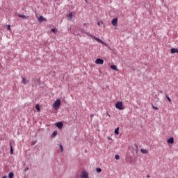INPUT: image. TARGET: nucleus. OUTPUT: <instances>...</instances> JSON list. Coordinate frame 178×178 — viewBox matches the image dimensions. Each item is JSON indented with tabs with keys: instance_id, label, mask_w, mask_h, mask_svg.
Instances as JSON below:
<instances>
[{
	"instance_id": "obj_16",
	"label": "nucleus",
	"mask_w": 178,
	"mask_h": 178,
	"mask_svg": "<svg viewBox=\"0 0 178 178\" xmlns=\"http://www.w3.org/2000/svg\"><path fill=\"white\" fill-rule=\"evenodd\" d=\"M165 97L168 99V101L170 102V104L172 102V99H170V97H169V96L168 95H165Z\"/></svg>"
},
{
	"instance_id": "obj_34",
	"label": "nucleus",
	"mask_w": 178,
	"mask_h": 178,
	"mask_svg": "<svg viewBox=\"0 0 178 178\" xmlns=\"http://www.w3.org/2000/svg\"><path fill=\"white\" fill-rule=\"evenodd\" d=\"M90 116H91V117H92V116H94V115H93V114H92V115H90Z\"/></svg>"
},
{
	"instance_id": "obj_33",
	"label": "nucleus",
	"mask_w": 178,
	"mask_h": 178,
	"mask_svg": "<svg viewBox=\"0 0 178 178\" xmlns=\"http://www.w3.org/2000/svg\"><path fill=\"white\" fill-rule=\"evenodd\" d=\"M85 2H86V3H87V2H88V0H85Z\"/></svg>"
},
{
	"instance_id": "obj_6",
	"label": "nucleus",
	"mask_w": 178,
	"mask_h": 178,
	"mask_svg": "<svg viewBox=\"0 0 178 178\" xmlns=\"http://www.w3.org/2000/svg\"><path fill=\"white\" fill-rule=\"evenodd\" d=\"M39 23H42V22H47V19L44 18L43 16H40L38 19Z\"/></svg>"
},
{
	"instance_id": "obj_35",
	"label": "nucleus",
	"mask_w": 178,
	"mask_h": 178,
	"mask_svg": "<svg viewBox=\"0 0 178 178\" xmlns=\"http://www.w3.org/2000/svg\"><path fill=\"white\" fill-rule=\"evenodd\" d=\"M108 140H111V138H108Z\"/></svg>"
},
{
	"instance_id": "obj_13",
	"label": "nucleus",
	"mask_w": 178,
	"mask_h": 178,
	"mask_svg": "<svg viewBox=\"0 0 178 178\" xmlns=\"http://www.w3.org/2000/svg\"><path fill=\"white\" fill-rule=\"evenodd\" d=\"M18 17H22V19H29V15L26 16V15H20V14L18 15Z\"/></svg>"
},
{
	"instance_id": "obj_21",
	"label": "nucleus",
	"mask_w": 178,
	"mask_h": 178,
	"mask_svg": "<svg viewBox=\"0 0 178 178\" xmlns=\"http://www.w3.org/2000/svg\"><path fill=\"white\" fill-rule=\"evenodd\" d=\"M96 170L98 173H101V172H102V169L101 168H97Z\"/></svg>"
},
{
	"instance_id": "obj_23",
	"label": "nucleus",
	"mask_w": 178,
	"mask_h": 178,
	"mask_svg": "<svg viewBox=\"0 0 178 178\" xmlns=\"http://www.w3.org/2000/svg\"><path fill=\"white\" fill-rule=\"evenodd\" d=\"M56 134H58V132L56 131H54L52 134L53 137H55V136H56Z\"/></svg>"
},
{
	"instance_id": "obj_10",
	"label": "nucleus",
	"mask_w": 178,
	"mask_h": 178,
	"mask_svg": "<svg viewBox=\"0 0 178 178\" xmlns=\"http://www.w3.org/2000/svg\"><path fill=\"white\" fill-rule=\"evenodd\" d=\"M111 69H112L113 70H115L116 72H119V69H118V67H116V65H111Z\"/></svg>"
},
{
	"instance_id": "obj_27",
	"label": "nucleus",
	"mask_w": 178,
	"mask_h": 178,
	"mask_svg": "<svg viewBox=\"0 0 178 178\" xmlns=\"http://www.w3.org/2000/svg\"><path fill=\"white\" fill-rule=\"evenodd\" d=\"M51 32L52 33H56V29H51Z\"/></svg>"
},
{
	"instance_id": "obj_4",
	"label": "nucleus",
	"mask_w": 178,
	"mask_h": 178,
	"mask_svg": "<svg viewBox=\"0 0 178 178\" xmlns=\"http://www.w3.org/2000/svg\"><path fill=\"white\" fill-rule=\"evenodd\" d=\"M95 63L96 65H104V60L101 58H97L95 60Z\"/></svg>"
},
{
	"instance_id": "obj_20",
	"label": "nucleus",
	"mask_w": 178,
	"mask_h": 178,
	"mask_svg": "<svg viewBox=\"0 0 178 178\" xmlns=\"http://www.w3.org/2000/svg\"><path fill=\"white\" fill-rule=\"evenodd\" d=\"M67 17H70V18L73 17V13H70L67 15Z\"/></svg>"
},
{
	"instance_id": "obj_3",
	"label": "nucleus",
	"mask_w": 178,
	"mask_h": 178,
	"mask_svg": "<svg viewBox=\"0 0 178 178\" xmlns=\"http://www.w3.org/2000/svg\"><path fill=\"white\" fill-rule=\"evenodd\" d=\"M115 108L117 109H119L120 111H123V102H118L115 104Z\"/></svg>"
},
{
	"instance_id": "obj_24",
	"label": "nucleus",
	"mask_w": 178,
	"mask_h": 178,
	"mask_svg": "<svg viewBox=\"0 0 178 178\" xmlns=\"http://www.w3.org/2000/svg\"><path fill=\"white\" fill-rule=\"evenodd\" d=\"M152 108H153V109H155V111H158V109H159V108H158L154 105H152Z\"/></svg>"
},
{
	"instance_id": "obj_26",
	"label": "nucleus",
	"mask_w": 178,
	"mask_h": 178,
	"mask_svg": "<svg viewBox=\"0 0 178 178\" xmlns=\"http://www.w3.org/2000/svg\"><path fill=\"white\" fill-rule=\"evenodd\" d=\"M98 26H101V24H104L103 22H97Z\"/></svg>"
},
{
	"instance_id": "obj_7",
	"label": "nucleus",
	"mask_w": 178,
	"mask_h": 178,
	"mask_svg": "<svg viewBox=\"0 0 178 178\" xmlns=\"http://www.w3.org/2000/svg\"><path fill=\"white\" fill-rule=\"evenodd\" d=\"M81 178H89L88 173L86 172H82V174L81 175Z\"/></svg>"
},
{
	"instance_id": "obj_1",
	"label": "nucleus",
	"mask_w": 178,
	"mask_h": 178,
	"mask_svg": "<svg viewBox=\"0 0 178 178\" xmlns=\"http://www.w3.org/2000/svg\"><path fill=\"white\" fill-rule=\"evenodd\" d=\"M83 33L84 34H86V35H88V37H91V38H93L94 40H95L96 41H97V42H100V44H102L103 45H104L105 47H106L107 48H109V45H108V44H106V42H104V41H102V40L97 38L95 35H91V33H88V32H84L83 31Z\"/></svg>"
},
{
	"instance_id": "obj_15",
	"label": "nucleus",
	"mask_w": 178,
	"mask_h": 178,
	"mask_svg": "<svg viewBox=\"0 0 178 178\" xmlns=\"http://www.w3.org/2000/svg\"><path fill=\"white\" fill-rule=\"evenodd\" d=\"M119 127H117L114 131V133L116 134V136H119Z\"/></svg>"
},
{
	"instance_id": "obj_29",
	"label": "nucleus",
	"mask_w": 178,
	"mask_h": 178,
	"mask_svg": "<svg viewBox=\"0 0 178 178\" xmlns=\"http://www.w3.org/2000/svg\"><path fill=\"white\" fill-rule=\"evenodd\" d=\"M106 115L109 117V118H111V115H109V113H106Z\"/></svg>"
},
{
	"instance_id": "obj_9",
	"label": "nucleus",
	"mask_w": 178,
	"mask_h": 178,
	"mask_svg": "<svg viewBox=\"0 0 178 178\" xmlns=\"http://www.w3.org/2000/svg\"><path fill=\"white\" fill-rule=\"evenodd\" d=\"M168 144H173L175 143V139L173 138H170L167 140Z\"/></svg>"
},
{
	"instance_id": "obj_22",
	"label": "nucleus",
	"mask_w": 178,
	"mask_h": 178,
	"mask_svg": "<svg viewBox=\"0 0 178 178\" xmlns=\"http://www.w3.org/2000/svg\"><path fill=\"white\" fill-rule=\"evenodd\" d=\"M10 154H13V147H12V145H10Z\"/></svg>"
},
{
	"instance_id": "obj_18",
	"label": "nucleus",
	"mask_w": 178,
	"mask_h": 178,
	"mask_svg": "<svg viewBox=\"0 0 178 178\" xmlns=\"http://www.w3.org/2000/svg\"><path fill=\"white\" fill-rule=\"evenodd\" d=\"M35 109L37 110L38 112H40V105L37 104V105L35 106Z\"/></svg>"
},
{
	"instance_id": "obj_5",
	"label": "nucleus",
	"mask_w": 178,
	"mask_h": 178,
	"mask_svg": "<svg viewBox=\"0 0 178 178\" xmlns=\"http://www.w3.org/2000/svg\"><path fill=\"white\" fill-rule=\"evenodd\" d=\"M111 24L113 26H114V27H117L118 26V18H114Z\"/></svg>"
},
{
	"instance_id": "obj_30",
	"label": "nucleus",
	"mask_w": 178,
	"mask_h": 178,
	"mask_svg": "<svg viewBox=\"0 0 178 178\" xmlns=\"http://www.w3.org/2000/svg\"><path fill=\"white\" fill-rule=\"evenodd\" d=\"M147 178H150L151 176H150L149 175H147Z\"/></svg>"
},
{
	"instance_id": "obj_2",
	"label": "nucleus",
	"mask_w": 178,
	"mask_h": 178,
	"mask_svg": "<svg viewBox=\"0 0 178 178\" xmlns=\"http://www.w3.org/2000/svg\"><path fill=\"white\" fill-rule=\"evenodd\" d=\"M59 106H60V99H56L53 104V108L56 111L59 109Z\"/></svg>"
},
{
	"instance_id": "obj_12",
	"label": "nucleus",
	"mask_w": 178,
	"mask_h": 178,
	"mask_svg": "<svg viewBox=\"0 0 178 178\" xmlns=\"http://www.w3.org/2000/svg\"><path fill=\"white\" fill-rule=\"evenodd\" d=\"M171 54H178V49H171Z\"/></svg>"
},
{
	"instance_id": "obj_11",
	"label": "nucleus",
	"mask_w": 178,
	"mask_h": 178,
	"mask_svg": "<svg viewBox=\"0 0 178 178\" xmlns=\"http://www.w3.org/2000/svg\"><path fill=\"white\" fill-rule=\"evenodd\" d=\"M29 80L26 79V78H24V77H22V83L23 84H29Z\"/></svg>"
},
{
	"instance_id": "obj_36",
	"label": "nucleus",
	"mask_w": 178,
	"mask_h": 178,
	"mask_svg": "<svg viewBox=\"0 0 178 178\" xmlns=\"http://www.w3.org/2000/svg\"><path fill=\"white\" fill-rule=\"evenodd\" d=\"M87 24H84V25L86 26Z\"/></svg>"
},
{
	"instance_id": "obj_25",
	"label": "nucleus",
	"mask_w": 178,
	"mask_h": 178,
	"mask_svg": "<svg viewBox=\"0 0 178 178\" xmlns=\"http://www.w3.org/2000/svg\"><path fill=\"white\" fill-rule=\"evenodd\" d=\"M60 149L61 152H63V146L62 145H60Z\"/></svg>"
},
{
	"instance_id": "obj_31",
	"label": "nucleus",
	"mask_w": 178,
	"mask_h": 178,
	"mask_svg": "<svg viewBox=\"0 0 178 178\" xmlns=\"http://www.w3.org/2000/svg\"><path fill=\"white\" fill-rule=\"evenodd\" d=\"M2 178H8V177H6V175H4L3 177H2Z\"/></svg>"
},
{
	"instance_id": "obj_17",
	"label": "nucleus",
	"mask_w": 178,
	"mask_h": 178,
	"mask_svg": "<svg viewBox=\"0 0 178 178\" xmlns=\"http://www.w3.org/2000/svg\"><path fill=\"white\" fill-rule=\"evenodd\" d=\"M13 176H15V174H13V172H10L8 174V177L9 178H13Z\"/></svg>"
},
{
	"instance_id": "obj_8",
	"label": "nucleus",
	"mask_w": 178,
	"mask_h": 178,
	"mask_svg": "<svg viewBox=\"0 0 178 178\" xmlns=\"http://www.w3.org/2000/svg\"><path fill=\"white\" fill-rule=\"evenodd\" d=\"M56 126L58 129H62V127H63V123L58 122L56 123Z\"/></svg>"
},
{
	"instance_id": "obj_28",
	"label": "nucleus",
	"mask_w": 178,
	"mask_h": 178,
	"mask_svg": "<svg viewBox=\"0 0 178 178\" xmlns=\"http://www.w3.org/2000/svg\"><path fill=\"white\" fill-rule=\"evenodd\" d=\"M7 29H8V30L10 31V25H8Z\"/></svg>"
},
{
	"instance_id": "obj_19",
	"label": "nucleus",
	"mask_w": 178,
	"mask_h": 178,
	"mask_svg": "<svg viewBox=\"0 0 178 178\" xmlns=\"http://www.w3.org/2000/svg\"><path fill=\"white\" fill-rule=\"evenodd\" d=\"M115 159L117 160V161H119V159H120V156H119V154H116L115 156Z\"/></svg>"
},
{
	"instance_id": "obj_32",
	"label": "nucleus",
	"mask_w": 178,
	"mask_h": 178,
	"mask_svg": "<svg viewBox=\"0 0 178 178\" xmlns=\"http://www.w3.org/2000/svg\"><path fill=\"white\" fill-rule=\"evenodd\" d=\"M159 92H160L161 94H162L163 92H162V90H159Z\"/></svg>"
},
{
	"instance_id": "obj_14",
	"label": "nucleus",
	"mask_w": 178,
	"mask_h": 178,
	"mask_svg": "<svg viewBox=\"0 0 178 178\" xmlns=\"http://www.w3.org/2000/svg\"><path fill=\"white\" fill-rule=\"evenodd\" d=\"M140 152L142 154H148V150L145 149H140Z\"/></svg>"
}]
</instances>
